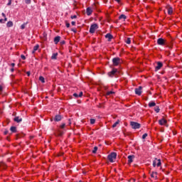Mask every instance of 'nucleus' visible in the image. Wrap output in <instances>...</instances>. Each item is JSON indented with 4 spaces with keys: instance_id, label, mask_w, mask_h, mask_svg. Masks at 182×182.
<instances>
[{
    "instance_id": "obj_27",
    "label": "nucleus",
    "mask_w": 182,
    "mask_h": 182,
    "mask_svg": "<svg viewBox=\"0 0 182 182\" xmlns=\"http://www.w3.org/2000/svg\"><path fill=\"white\" fill-rule=\"evenodd\" d=\"M110 95H114V92H113V91L107 92L106 96H110Z\"/></svg>"
},
{
    "instance_id": "obj_35",
    "label": "nucleus",
    "mask_w": 182,
    "mask_h": 182,
    "mask_svg": "<svg viewBox=\"0 0 182 182\" xmlns=\"http://www.w3.org/2000/svg\"><path fill=\"white\" fill-rule=\"evenodd\" d=\"M66 124H63L60 126V129H63L64 127H65Z\"/></svg>"
},
{
    "instance_id": "obj_41",
    "label": "nucleus",
    "mask_w": 182,
    "mask_h": 182,
    "mask_svg": "<svg viewBox=\"0 0 182 182\" xmlns=\"http://www.w3.org/2000/svg\"><path fill=\"white\" fill-rule=\"evenodd\" d=\"M74 97H79V95L74 93L73 94Z\"/></svg>"
},
{
    "instance_id": "obj_43",
    "label": "nucleus",
    "mask_w": 182,
    "mask_h": 182,
    "mask_svg": "<svg viewBox=\"0 0 182 182\" xmlns=\"http://www.w3.org/2000/svg\"><path fill=\"white\" fill-rule=\"evenodd\" d=\"M71 24L73 25V26H75V25H76V22L75 21H72Z\"/></svg>"
},
{
    "instance_id": "obj_40",
    "label": "nucleus",
    "mask_w": 182,
    "mask_h": 182,
    "mask_svg": "<svg viewBox=\"0 0 182 182\" xmlns=\"http://www.w3.org/2000/svg\"><path fill=\"white\" fill-rule=\"evenodd\" d=\"M12 0H9V3L7 4L8 6L11 5Z\"/></svg>"
},
{
    "instance_id": "obj_37",
    "label": "nucleus",
    "mask_w": 182,
    "mask_h": 182,
    "mask_svg": "<svg viewBox=\"0 0 182 182\" xmlns=\"http://www.w3.org/2000/svg\"><path fill=\"white\" fill-rule=\"evenodd\" d=\"M83 96V92H80V94L78 95V97H82Z\"/></svg>"
},
{
    "instance_id": "obj_33",
    "label": "nucleus",
    "mask_w": 182,
    "mask_h": 182,
    "mask_svg": "<svg viewBox=\"0 0 182 182\" xmlns=\"http://www.w3.org/2000/svg\"><path fill=\"white\" fill-rule=\"evenodd\" d=\"M39 80L42 82V83H45V78L42 76L39 77Z\"/></svg>"
},
{
    "instance_id": "obj_52",
    "label": "nucleus",
    "mask_w": 182,
    "mask_h": 182,
    "mask_svg": "<svg viewBox=\"0 0 182 182\" xmlns=\"http://www.w3.org/2000/svg\"><path fill=\"white\" fill-rule=\"evenodd\" d=\"M116 1V2H118V4H119V2H120V0H115Z\"/></svg>"
},
{
    "instance_id": "obj_47",
    "label": "nucleus",
    "mask_w": 182,
    "mask_h": 182,
    "mask_svg": "<svg viewBox=\"0 0 182 182\" xmlns=\"http://www.w3.org/2000/svg\"><path fill=\"white\" fill-rule=\"evenodd\" d=\"M11 66H12V68H14V67H15V63H12L11 64Z\"/></svg>"
},
{
    "instance_id": "obj_19",
    "label": "nucleus",
    "mask_w": 182,
    "mask_h": 182,
    "mask_svg": "<svg viewBox=\"0 0 182 182\" xmlns=\"http://www.w3.org/2000/svg\"><path fill=\"white\" fill-rule=\"evenodd\" d=\"M38 49H39V44H36L33 49L32 53H35V52H36V50H38Z\"/></svg>"
},
{
    "instance_id": "obj_1",
    "label": "nucleus",
    "mask_w": 182,
    "mask_h": 182,
    "mask_svg": "<svg viewBox=\"0 0 182 182\" xmlns=\"http://www.w3.org/2000/svg\"><path fill=\"white\" fill-rule=\"evenodd\" d=\"M116 157H117V154L112 152L108 155V160L110 161V163H114V161L116 160Z\"/></svg>"
},
{
    "instance_id": "obj_29",
    "label": "nucleus",
    "mask_w": 182,
    "mask_h": 182,
    "mask_svg": "<svg viewBox=\"0 0 182 182\" xmlns=\"http://www.w3.org/2000/svg\"><path fill=\"white\" fill-rule=\"evenodd\" d=\"M154 111L156 112V113H159L160 112V108L159 107H155L154 108Z\"/></svg>"
},
{
    "instance_id": "obj_38",
    "label": "nucleus",
    "mask_w": 182,
    "mask_h": 182,
    "mask_svg": "<svg viewBox=\"0 0 182 182\" xmlns=\"http://www.w3.org/2000/svg\"><path fill=\"white\" fill-rule=\"evenodd\" d=\"M146 137H147V134H144L142 136V139H146Z\"/></svg>"
},
{
    "instance_id": "obj_50",
    "label": "nucleus",
    "mask_w": 182,
    "mask_h": 182,
    "mask_svg": "<svg viewBox=\"0 0 182 182\" xmlns=\"http://www.w3.org/2000/svg\"><path fill=\"white\" fill-rule=\"evenodd\" d=\"M27 75H28V76H31V73L27 72Z\"/></svg>"
},
{
    "instance_id": "obj_6",
    "label": "nucleus",
    "mask_w": 182,
    "mask_h": 182,
    "mask_svg": "<svg viewBox=\"0 0 182 182\" xmlns=\"http://www.w3.org/2000/svg\"><path fill=\"white\" fill-rule=\"evenodd\" d=\"M130 124H131L132 127L134 129H140V127H141L140 124L135 122H131Z\"/></svg>"
},
{
    "instance_id": "obj_53",
    "label": "nucleus",
    "mask_w": 182,
    "mask_h": 182,
    "mask_svg": "<svg viewBox=\"0 0 182 182\" xmlns=\"http://www.w3.org/2000/svg\"><path fill=\"white\" fill-rule=\"evenodd\" d=\"M14 70H15L14 68L11 69V72H14Z\"/></svg>"
},
{
    "instance_id": "obj_2",
    "label": "nucleus",
    "mask_w": 182,
    "mask_h": 182,
    "mask_svg": "<svg viewBox=\"0 0 182 182\" xmlns=\"http://www.w3.org/2000/svg\"><path fill=\"white\" fill-rule=\"evenodd\" d=\"M97 29H99V26H97L96 23L92 24L90 28V33H95Z\"/></svg>"
},
{
    "instance_id": "obj_45",
    "label": "nucleus",
    "mask_w": 182,
    "mask_h": 182,
    "mask_svg": "<svg viewBox=\"0 0 182 182\" xmlns=\"http://www.w3.org/2000/svg\"><path fill=\"white\" fill-rule=\"evenodd\" d=\"M4 134L5 136H6V134H8V130L4 131Z\"/></svg>"
},
{
    "instance_id": "obj_26",
    "label": "nucleus",
    "mask_w": 182,
    "mask_h": 182,
    "mask_svg": "<svg viewBox=\"0 0 182 182\" xmlns=\"http://www.w3.org/2000/svg\"><path fill=\"white\" fill-rule=\"evenodd\" d=\"M58 58V53H53L51 56V59H57Z\"/></svg>"
},
{
    "instance_id": "obj_20",
    "label": "nucleus",
    "mask_w": 182,
    "mask_h": 182,
    "mask_svg": "<svg viewBox=\"0 0 182 182\" xmlns=\"http://www.w3.org/2000/svg\"><path fill=\"white\" fill-rule=\"evenodd\" d=\"M14 122H16V123H21V122H22V118H20L19 117H16L14 118Z\"/></svg>"
},
{
    "instance_id": "obj_8",
    "label": "nucleus",
    "mask_w": 182,
    "mask_h": 182,
    "mask_svg": "<svg viewBox=\"0 0 182 182\" xmlns=\"http://www.w3.org/2000/svg\"><path fill=\"white\" fill-rule=\"evenodd\" d=\"M63 130L58 129L55 133V136H58V137H60V136H63Z\"/></svg>"
},
{
    "instance_id": "obj_13",
    "label": "nucleus",
    "mask_w": 182,
    "mask_h": 182,
    "mask_svg": "<svg viewBox=\"0 0 182 182\" xmlns=\"http://www.w3.org/2000/svg\"><path fill=\"white\" fill-rule=\"evenodd\" d=\"M150 176L151 177V178H154V180H157V172H149Z\"/></svg>"
},
{
    "instance_id": "obj_10",
    "label": "nucleus",
    "mask_w": 182,
    "mask_h": 182,
    "mask_svg": "<svg viewBox=\"0 0 182 182\" xmlns=\"http://www.w3.org/2000/svg\"><path fill=\"white\" fill-rule=\"evenodd\" d=\"M133 160H134V155L128 156V164L130 166L132 163H133Z\"/></svg>"
},
{
    "instance_id": "obj_34",
    "label": "nucleus",
    "mask_w": 182,
    "mask_h": 182,
    "mask_svg": "<svg viewBox=\"0 0 182 182\" xmlns=\"http://www.w3.org/2000/svg\"><path fill=\"white\" fill-rule=\"evenodd\" d=\"M26 26V23H24L23 24L21 25V29H24Z\"/></svg>"
},
{
    "instance_id": "obj_15",
    "label": "nucleus",
    "mask_w": 182,
    "mask_h": 182,
    "mask_svg": "<svg viewBox=\"0 0 182 182\" xmlns=\"http://www.w3.org/2000/svg\"><path fill=\"white\" fill-rule=\"evenodd\" d=\"M106 39H108V41L110 42L113 39V36L110 33H107L105 36Z\"/></svg>"
},
{
    "instance_id": "obj_28",
    "label": "nucleus",
    "mask_w": 182,
    "mask_h": 182,
    "mask_svg": "<svg viewBox=\"0 0 182 182\" xmlns=\"http://www.w3.org/2000/svg\"><path fill=\"white\" fill-rule=\"evenodd\" d=\"M4 92V85H0V95Z\"/></svg>"
},
{
    "instance_id": "obj_4",
    "label": "nucleus",
    "mask_w": 182,
    "mask_h": 182,
    "mask_svg": "<svg viewBox=\"0 0 182 182\" xmlns=\"http://www.w3.org/2000/svg\"><path fill=\"white\" fill-rule=\"evenodd\" d=\"M156 166H157V167H160V166H161V160L155 159L153 161V167H156Z\"/></svg>"
},
{
    "instance_id": "obj_39",
    "label": "nucleus",
    "mask_w": 182,
    "mask_h": 182,
    "mask_svg": "<svg viewBox=\"0 0 182 182\" xmlns=\"http://www.w3.org/2000/svg\"><path fill=\"white\" fill-rule=\"evenodd\" d=\"M21 59H23V60H25V59H26V57H25L23 55H21Z\"/></svg>"
},
{
    "instance_id": "obj_11",
    "label": "nucleus",
    "mask_w": 182,
    "mask_h": 182,
    "mask_svg": "<svg viewBox=\"0 0 182 182\" xmlns=\"http://www.w3.org/2000/svg\"><path fill=\"white\" fill-rule=\"evenodd\" d=\"M159 123L160 126H165V124H167V120H166L164 118L159 119Z\"/></svg>"
},
{
    "instance_id": "obj_9",
    "label": "nucleus",
    "mask_w": 182,
    "mask_h": 182,
    "mask_svg": "<svg viewBox=\"0 0 182 182\" xmlns=\"http://www.w3.org/2000/svg\"><path fill=\"white\" fill-rule=\"evenodd\" d=\"M163 68V63L161 62H158L157 65L155 67V70L157 72V70H160Z\"/></svg>"
},
{
    "instance_id": "obj_46",
    "label": "nucleus",
    "mask_w": 182,
    "mask_h": 182,
    "mask_svg": "<svg viewBox=\"0 0 182 182\" xmlns=\"http://www.w3.org/2000/svg\"><path fill=\"white\" fill-rule=\"evenodd\" d=\"M60 45H65V41H60Z\"/></svg>"
},
{
    "instance_id": "obj_16",
    "label": "nucleus",
    "mask_w": 182,
    "mask_h": 182,
    "mask_svg": "<svg viewBox=\"0 0 182 182\" xmlns=\"http://www.w3.org/2000/svg\"><path fill=\"white\" fill-rule=\"evenodd\" d=\"M59 42H60V36H56L54 38V43L55 45H58V43H59Z\"/></svg>"
},
{
    "instance_id": "obj_12",
    "label": "nucleus",
    "mask_w": 182,
    "mask_h": 182,
    "mask_svg": "<svg viewBox=\"0 0 182 182\" xmlns=\"http://www.w3.org/2000/svg\"><path fill=\"white\" fill-rule=\"evenodd\" d=\"M141 89H143V87H141V86L135 89L136 95H138V96H140L141 95Z\"/></svg>"
},
{
    "instance_id": "obj_25",
    "label": "nucleus",
    "mask_w": 182,
    "mask_h": 182,
    "mask_svg": "<svg viewBox=\"0 0 182 182\" xmlns=\"http://www.w3.org/2000/svg\"><path fill=\"white\" fill-rule=\"evenodd\" d=\"M127 17L126 16V15L122 14L119 16V19H124L125 21V19H127Z\"/></svg>"
},
{
    "instance_id": "obj_23",
    "label": "nucleus",
    "mask_w": 182,
    "mask_h": 182,
    "mask_svg": "<svg viewBox=\"0 0 182 182\" xmlns=\"http://www.w3.org/2000/svg\"><path fill=\"white\" fill-rule=\"evenodd\" d=\"M126 43H127V45H130V43H132V39L130 38H127L125 40Z\"/></svg>"
},
{
    "instance_id": "obj_21",
    "label": "nucleus",
    "mask_w": 182,
    "mask_h": 182,
    "mask_svg": "<svg viewBox=\"0 0 182 182\" xmlns=\"http://www.w3.org/2000/svg\"><path fill=\"white\" fill-rule=\"evenodd\" d=\"M7 28H12L14 26V23L12 21H9L6 24Z\"/></svg>"
},
{
    "instance_id": "obj_49",
    "label": "nucleus",
    "mask_w": 182,
    "mask_h": 182,
    "mask_svg": "<svg viewBox=\"0 0 182 182\" xmlns=\"http://www.w3.org/2000/svg\"><path fill=\"white\" fill-rule=\"evenodd\" d=\"M6 21H8V18L6 17H5L4 22H6Z\"/></svg>"
},
{
    "instance_id": "obj_44",
    "label": "nucleus",
    "mask_w": 182,
    "mask_h": 182,
    "mask_svg": "<svg viewBox=\"0 0 182 182\" xmlns=\"http://www.w3.org/2000/svg\"><path fill=\"white\" fill-rule=\"evenodd\" d=\"M66 26H67L68 28H70V23H66Z\"/></svg>"
},
{
    "instance_id": "obj_3",
    "label": "nucleus",
    "mask_w": 182,
    "mask_h": 182,
    "mask_svg": "<svg viewBox=\"0 0 182 182\" xmlns=\"http://www.w3.org/2000/svg\"><path fill=\"white\" fill-rule=\"evenodd\" d=\"M122 63V60H120L119 58H114L112 59V63L114 66H119L120 63Z\"/></svg>"
},
{
    "instance_id": "obj_42",
    "label": "nucleus",
    "mask_w": 182,
    "mask_h": 182,
    "mask_svg": "<svg viewBox=\"0 0 182 182\" xmlns=\"http://www.w3.org/2000/svg\"><path fill=\"white\" fill-rule=\"evenodd\" d=\"M26 4H31V0H26Z\"/></svg>"
},
{
    "instance_id": "obj_18",
    "label": "nucleus",
    "mask_w": 182,
    "mask_h": 182,
    "mask_svg": "<svg viewBox=\"0 0 182 182\" xmlns=\"http://www.w3.org/2000/svg\"><path fill=\"white\" fill-rule=\"evenodd\" d=\"M54 120L55 122H60L62 120V117L60 115H56Z\"/></svg>"
},
{
    "instance_id": "obj_31",
    "label": "nucleus",
    "mask_w": 182,
    "mask_h": 182,
    "mask_svg": "<svg viewBox=\"0 0 182 182\" xmlns=\"http://www.w3.org/2000/svg\"><path fill=\"white\" fill-rule=\"evenodd\" d=\"M119 123H120L119 120H117L115 123H114V124L112 125V127L114 128L117 126V124H119Z\"/></svg>"
},
{
    "instance_id": "obj_7",
    "label": "nucleus",
    "mask_w": 182,
    "mask_h": 182,
    "mask_svg": "<svg viewBox=\"0 0 182 182\" xmlns=\"http://www.w3.org/2000/svg\"><path fill=\"white\" fill-rule=\"evenodd\" d=\"M117 73V69L113 68L111 72L108 73V75L110 76V77H113V76H115Z\"/></svg>"
},
{
    "instance_id": "obj_17",
    "label": "nucleus",
    "mask_w": 182,
    "mask_h": 182,
    "mask_svg": "<svg viewBox=\"0 0 182 182\" xmlns=\"http://www.w3.org/2000/svg\"><path fill=\"white\" fill-rule=\"evenodd\" d=\"M168 9V15H173V8L171 6H168L167 7Z\"/></svg>"
},
{
    "instance_id": "obj_36",
    "label": "nucleus",
    "mask_w": 182,
    "mask_h": 182,
    "mask_svg": "<svg viewBox=\"0 0 182 182\" xmlns=\"http://www.w3.org/2000/svg\"><path fill=\"white\" fill-rule=\"evenodd\" d=\"M71 19H76V18H77V16L74 15V16H71Z\"/></svg>"
},
{
    "instance_id": "obj_30",
    "label": "nucleus",
    "mask_w": 182,
    "mask_h": 182,
    "mask_svg": "<svg viewBox=\"0 0 182 182\" xmlns=\"http://www.w3.org/2000/svg\"><path fill=\"white\" fill-rule=\"evenodd\" d=\"M90 124H95V123H96V119H90Z\"/></svg>"
},
{
    "instance_id": "obj_5",
    "label": "nucleus",
    "mask_w": 182,
    "mask_h": 182,
    "mask_svg": "<svg viewBox=\"0 0 182 182\" xmlns=\"http://www.w3.org/2000/svg\"><path fill=\"white\" fill-rule=\"evenodd\" d=\"M166 41L164 38H159L157 40V44L161 46H164V45H166Z\"/></svg>"
},
{
    "instance_id": "obj_51",
    "label": "nucleus",
    "mask_w": 182,
    "mask_h": 182,
    "mask_svg": "<svg viewBox=\"0 0 182 182\" xmlns=\"http://www.w3.org/2000/svg\"><path fill=\"white\" fill-rule=\"evenodd\" d=\"M2 16H4V18H6V16L4 13H2Z\"/></svg>"
},
{
    "instance_id": "obj_48",
    "label": "nucleus",
    "mask_w": 182,
    "mask_h": 182,
    "mask_svg": "<svg viewBox=\"0 0 182 182\" xmlns=\"http://www.w3.org/2000/svg\"><path fill=\"white\" fill-rule=\"evenodd\" d=\"M4 22V19H0V23H2Z\"/></svg>"
},
{
    "instance_id": "obj_32",
    "label": "nucleus",
    "mask_w": 182,
    "mask_h": 182,
    "mask_svg": "<svg viewBox=\"0 0 182 182\" xmlns=\"http://www.w3.org/2000/svg\"><path fill=\"white\" fill-rule=\"evenodd\" d=\"M97 152V146H95L92 150V153L93 154H96Z\"/></svg>"
},
{
    "instance_id": "obj_24",
    "label": "nucleus",
    "mask_w": 182,
    "mask_h": 182,
    "mask_svg": "<svg viewBox=\"0 0 182 182\" xmlns=\"http://www.w3.org/2000/svg\"><path fill=\"white\" fill-rule=\"evenodd\" d=\"M11 132H12V133H16V127H11L10 128Z\"/></svg>"
},
{
    "instance_id": "obj_22",
    "label": "nucleus",
    "mask_w": 182,
    "mask_h": 182,
    "mask_svg": "<svg viewBox=\"0 0 182 182\" xmlns=\"http://www.w3.org/2000/svg\"><path fill=\"white\" fill-rule=\"evenodd\" d=\"M149 107H154L156 106V102H150L148 105Z\"/></svg>"
},
{
    "instance_id": "obj_14",
    "label": "nucleus",
    "mask_w": 182,
    "mask_h": 182,
    "mask_svg": "<svg viewBox=\"0 0 182 182\" xmlns=\"http://www.w3.org/2000/svg\"><path fill=\"white\" fill-rule=\"evenodd\" d=\"M86 12H87V16H90V15L93 14V9H92V7H88L87 8Z\"/></svg>"
}]
</instances>
